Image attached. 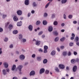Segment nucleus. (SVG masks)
Masks as SVG:
<instances>
[{
	"mask_svg": "<svg viewBox=\"0 0 79 79\" xmlns=\"http://www.w3.org/2000/svg\"><path fill=\"white\" fill-rule=\"evenodd\" d=\"M48 47L47 46L45 45L44 46V53H47V50H48Z\"/></svg>",
	"mask_w": 79,
	"mask_h": 79,
	"instance_id": "obj_1",
	"label": "nucleus"
},
{
	"mask_svg": "<svg viewBox=\"0 0 79 79\" xmlns=\"http://www.w3.org/2000/svg\"><path fill=\"white\" fill-rule=\"evenodd\" d=\"M17 15H22L23 12L21 10H19L17 11Z\"/></svg>",
	"mask_w": 79,
	"mask_h": 79,
	"instance_id": "obj_2",
	"label": "nucleus"
},
{
	"mask_svg": "<svg viewBox=\"0 0 79 79\" xmlns=\"http://www.w3.org/2000/svg\"><path fill=\"white\" fill-rule=\"evenodd\" d=\"M73 72H76L77 71V66L75 65L73 67Z\"/></svg>",
	"mask_w": 79,
	"mask_h": 79,
	"instance_id": "obj_3",
	"label": "nucleus"
},
{
	"mask_svg": "<svg viewBox=\"0 0 79 79\" xmlns=\"http://www.w3.org/2000/svg\"><path fill=\"white\" fill-rule=\"evenodd\" d=\"M59 67L60 69H64V65L63 64H60L59 65Z\"/></svg>",
	"mask_w": 79,
	"mask_h": 79,
	"instance_id": "obj_4",
	"label": "nucleus"
},
{
	"mask_svg": "<svg viewBox=\"0 0 79 79\" xmlns=\"http://www.w3.org/2000/svg\"><path fill=\"white\" fill-rule=\"evenodd\" d=\"M45 72V69L43 68H42L41 69L40 71V74H42V73H44Z\"/></svg>",
	"mask_w": 79,
	"mask_h": 79,
	"instance_id": "obj_5",
	"label": "nucleus"
},
{
	"mask_svg": "<svg viewBox=\"0 0 79 79\" xmlns=\"http://www.w3.org/2000/svg\"><path fill=\"white\" fill-rule=\"evenodd\" d=\"M23 66L22 65H19L18 67V69H19V71H21V69L23 68Z\"/></svg>",
	"mask_w": 79,
	"mask_h": 79,
	"instance_id": "obj_6",
	"label": "nucleus"
},
{
	"mask_svg": "<svg viewBox=\"0 0 79 79\" xmlns=\"http://www.w3.org/2000/svg\"><path fill=\"white\" fill-rule=\"evenodd\" d=\"M17 26H22V21H20L19 22H18L17 23Z\"/></svg>",
	"mask_w": 79,
	"mask_h": 79,
	"instance_id": "obj_7",
	"label": "nucleus"
},
{
	"mask_svg": "<svg viewBox=\"0 0 79 79\" xmlns=\"http://www.w3.org/2000/svg\"><path fill=\"white\" fill-rule=\"evenodd\" d=\"M28 29L29 31H32V29H33V27L31 25H29L28 27Z\"/></svg>",
	"mask_w": 79,
	"mask_h": 79,
	"instance_id": "obj_8",
	"label": "nucleus"
},
{
	"mask_svg": "<svg viewBox=\"0 0 79 79\" xmlns=\"http://www.w3.org/2000/svg\"><path fill=\"white\" fill-rule=\"evenodd\" d=\"M35 74V72L33 71L30 72V76H34V75Z\"/></svg>",
	"mask_w": 79,
	"mask_h": 79,
	"instance_id": "obj_9",
	"label": "nucleus"
},
{
	"mask_svg": "<svg viewBox=\"0 0 79 79\" xmlns=\"http://www.w3.org/2000/svg\"><path fill=\"white\" fill-rule=\"evenodd\" d=\"M4 65L6 68H7L8 67V64L6 62H4Z\"/></svg>",
	"mask_w": 79,
	"mask_h": 79,
	"instance_id": "obj_10",
	"label": "nucleus"
},
{
	"mask_svg": "<svg viewBox=\"0 0 79 79\" xmlns=\"http://www.w3.org/2000/svg\"><path fill=\"white\" fill-rule=\"evenodd\" d=\"M25 58V56L24 55H22L20 56V60H24Z\"/></svg>",
	"mask_w": 79,
	"mask_h": 79,
	"instance_id": "obj_11",
	"label": "nucleus"
},
{
	"mask_svg": "<svg viewBox=\"0 0 79 79\" xmlns=\"http://www.w3.org/2000/svg\"><path fill=\"white\" fill-rule=\"evenodd\" d=\"M71 62L72 64H74V63H75L76 62V60L75 59H72L71 60Z\"/></svg>",
	"mask_w": 79,
	"mask_h": 79,
	"instance_id": "obj_12",
	"label": "nucleus"
},
{
	"mask_svg": "<svg viewBox=\"0 0 79 79\" xmlns=\"http://www.w3.org/2000/svg\"><path fill=\"white\" fill-rule=\"evenodd\" d=\"M72 37H71L70 38L71 40H73L74 39V37H75V35L74 34V33H72Z\"/></svg>",
	"mask_w": 79,
	"mask_h": 79,
	"instance_id": "obj_13",
	"label": "nucleus"
},
{
	"mask_svg": "<svg viewBox=\"0 0 79 79\" xmlns=\"http://www.w3.org/2000/svg\"><path fill=\"white\" fill-rule=\"evenodd\" d=\"M56 53V52L55 51H52L51 53V55H52V56H54V55H55Z\"/></svg>",
	"mask_w": 79,
	"mask_h": 79,
	"instance_id": "obj_14",
	"label": "nucleus"
},
{
	"mask_svg": "<svg viewBox=\"0 0 79 79\" xmlns=\"http://www.w3.org/2000/svg\"><path fill=\"white\" fill-rule=\"evenodd\" d=\"M29 4V0H25V5H28Z\"/></svg>",
	"mask_w": 79,
	"mask_h": 79,
	"instance_id": "obj_15",
	"label": "nucleus"
},
{
	"mask_svg": "<svg viewBox=\"0 0 79 79\" xmlns=\"http://www.w3.org/2000/svg\"><path fill=\"white\" fill-rule=\"evenodd\" d=\"M48 31L50 32H52V31H53V27H49Z\"/></svg>",
	"mask_w": 79,
	"mask_h": 79,
	"instance_id": "obj_16",
	"label": "nucleus"
},
{
	"mask_svg": "<svg viewBox=\"0 0 79 79\" xmlns=\"http://www.w3.org/2000/svg\"><path fill=\"white\" fill-rule=\"evenodd\" d=\"M40 41L38 40L36 42L35 44L37 45H40Z\"/></svg>",
	"mask_w": 79,
	"mask_h": 79,
	"instance_id": "obj_17",
	"label": "nucleus"
},
{
	"mask_svg": "<svg viewBox=\"0 0 79 79\" xmlns=\"http://www.w3.org/2000/svg\"><path fill=\"white\" fill-rule=\"evenodd\" d=\"M13 19L15 21H17L18 20V19L17 17L15 16L13 18Z\"/></svg>",
	"mask_w": 79,
	"mask_h": 79,
	"instance_id": "obj_18",
	"label": "nucleus"
},
{
	"mask_svg": "<svg viewBox=\"0 0 79 79\" xmlns=\"http://www.w3.org/2000/svg\"><path fill=\"white\" fill-rule=\"evenodd\" d=\"M13 34H17V33H18V31L17 30H14L13 32Z\"/></svg>",
	"mask_w": 79,
	"mask_h": 79,
	"instance_id": "obj_19",
	"label": "nucleus"
},
{
	"mask_svg": "<svg viewBox=\"0 0 79 79\" xmlns=\"http://www.w3.org/2000/svg\"><path fill=\"white\" fill-rule=\"evenodd\" d=\"M36 59L38 61H40V60H42V58L41 57L38 56L36 58Z\"/></svg>",
	"mask_w": 79,
	"mask_h": 79,
	"instance_id": "obj_20",
	"label": "nucleus"
},
{
	"mask_svg": "<svg viewBox=\"0 0 79 79\" xmlns=\"http://www.w3.org/2000/svg\"><path fill=\"white\" fill-rule=\"evenodd\" d=\"M43 24L44 25H46L47 24V22L46 20H44L43 22Z\"/></svg>",
	"mask_w": 79,
	"mask_h": 79,
	"instance_id": "obj_21",
	"label": "nucleus"
},
{
	"mask_svg": "<svg viewBox=\"0 0 79 79\" xmlns=\"http://www.w3.org/2000/svg\"><path fill=\"white\" fill-rule=\"evenodd\" d=\"M2 73L4 75H6V70L5 69H3L2 71Z\"/></svg>",
	"mask_w": 79,
	"mask_h": 79,
	"instance_id": "obj_22",
	"label": "nucleus"
},
{
	"mask_svg": "<svg viewBox=\"0 0 79 79\" xmlns=\"http://www.w3.org/2000/svg\"><path fill=\"white\" fill-rule=\"evenodd\" d=\"M15 69H16V65L15 64H14L12 66V71H14V70H15Z\"/></svg>",
	"mask_w": 79,
	"mask_h": 79,
	"instance_id": "obj_23",
	"label": "nucleus"
},
{
	"mask_svg": "<svg viewBox=\"0 0 79 79\" xmlns=\"http://www.w3.org/2000/svg\"><path fill=\"white\" fill-rule=\"evenodd\" d=\"M13 26L11 24H10L8 27V28L9 29H11L13 28Z\"/></svg>",
	"mask_w": 79,
	"mask_h": 79,
	"instance_id": "obj_24",
	"label": "nucleus"
},
{
	"mask_svg": "<svg viewBox=\"0 0 79 79\" xmlns=\"http://www.w3.org/2000/svg\"><path fill=\"white\" fill-rule=\"evenodd\" d=\"M64 40H65V38H64V37H63L60 39V40L61 42H64Z\"/></svg>",
	"mask_w": 79,
	"mask_h": 79,
	"instance_id": "obj_25",
	"label": "nucleus"
},
{
	"mask_svg": "<svg viewBox=\"0 0 79 79\" xmlns=\"http://www.w3.org/2000/svg\"><path fill=\"white\" fill-rule=\"evenodd\" d=\"M40 21H37L36 23V25H40Z\"/></svg>",
	"mask_w": 79,
	"mask_h": 79,
	"instance_id": "obj_26",
	"label": "nucleus"
},
{
	"mask_svg": "<svg viewBox=\"0 0 79 79\" xmlns=\"http://www.w3.org/2000/svg\"><path fill=\"white\" fill-rule=\"evenodd\" d=\"M75 40L76 42H78L79 40V37H76L75 39Z\"/></svg>",
	"mask_w": 79,
	"mask_h": 79,
	"instance_id": "obj_27",
	"label": "nucleus"
},
{
	"mask_svg": "<svg viewBox=\"0 0 79 79\" xmlns=\"http://www.w3.org/2000/svg\"><path fill=\"white\" fill-rule=\"evenodd\" d=\"M19 39H23V35L20 34L19 36Z\"/></svg>",
	"mask_w": 79,
	"mask_h": 79,
	"instance_id": "obj_28",
	"label": "nucleus"
},
{
	"mask_svg": "<svg viewBox=\"0 0 79 79\" xmlns=\"http://www.w3.org/2000/svg\"><path fill=\"white\" fill-rule=\"evenodd\" d=\"M47 60L46 59H44L43 60V63L44 64H45V63H47Z\"/></svg>",
	"mask_w": 79,
	"mask_h": 79,
	"instance_id": "obj_29",
	"label": "nucleus"
},
{
	"mask_svg": "<svg viewBox=\"0 0 79 79\" xmlns=\"http://www.w3.org/2000/svg\"><path fill=\"white\" fill-rule=\"evenodd\" d=\"M66 2H67V0H62V3H65Z\"/></svg>",
	"mask_w": 79,
	"mask_h": 79,
	"instance_id": "obj_30",
	"label": "nucleus"
},
{
	"mask_svg": "<svg viewBox=\"0 0 79 79\" xmlns=\"http://www.w3.org/2000/svg\"><path fill=\"white\" fill-rule=\"evenodd\" d=\"M58 40H59V37H57L55 39V42H57L58 41Z\"/></svg>",
	"mask_w": 79,
	"mask_h": 79,
	"instance_id": "obj_31",
	"label": "nucleus"
},
{
	"mask_svg": "<svg viewBox=\"0 0 79 79\" xmlns=\"http://www.w3.org/2000/svg\"><path fill=\"white\" fill-rule=\"evenodd\" d=\"M53 24L55 26H56L58 24V22L56 21H55L54 22Z\"/></svg>",
	"mask_w": 79,
	"mask_h": 79,
	"instance_id": "obj_32",
	"label": "nucleus"
},
{
	"mask_svg": "<svg viewBox=\"0 0 79 79\" xmlns=\"http://www.w3.org/2000/svg\"><path fill=\"white\" fill-rule=\"evenodd\" d=\"M68 55L69 56H71V52L70 51H69L68 53Z\"/></svg>",
	"mask_w": 79,
	"mask_h": 79,
	"instance_id": "obj_33",
	"label": "nucleus"
},
{
	"mask_svg": "<svg viewBox=\"0 0 79 79\" xmlns=\"http://www.w3.org/2000/svg\"><path fill=\"white\" fill-rule=\"evenodd\" d=\"M54 35H57L58 33L57 32V31H54Z\"/></svg>",
	"mask_w": 79,
	"mask_h": 79,
	"instance_id": "obj_34",
	"label": "nucleus"
},
{
	"mask_svg": "<svg viewBox=\"0 0 79 79\" xmlns=\"http://www.w3.org/2000/svg\"><path fill=\"white\" fill-rule=\"evenodd\" d=\"M67 54V52H63V55L64 56H66Z\"/></svg>",
	"mask_w": 79,
	"mask_h": 79,
	"instance_id": "obj_35",
	"label": "nucleus"
},
{
	"mask_svg": "<svg viewBox=\"0 0 79 79\" xmlns=\"http://www.w3.org/2000/svg\"><path fill=\"white\" fill-rule=\"evenodd\" d=\"M4 40L5 42H7L8 40V38L6 37L4 39Z\"/></svg>",
	"mask_w": 79,
	"mask_h": 79,
	"instance_id": "obj_36",
	"label": "nucleus"
},
{
	"mask_svg": "<svg viewBox=\"0 0 79 79\" xmlns=\"http://www.w3.org/2000/svg\"><path fill=\"white\" fill-rule=\"evenodd\" d=\"M50 2H49L45 6V8H47L48 7V6L50 4Z\"/></svg>",
	"mask_w": 79,
	"mask_h": 79,
	"instance_id": "obj_37",
	"label": "nucleus"
},
{
	"mask_svg": "<svg viewBox=\"0 0 79 79\" xmlns=\"http://www.w3.org/2000/svg\"><path fill=\"white\" fill-rule=\"evenodd\" d=\"M33 6H37V4H36V3H35V2H33Z\"/></svg>",
	"mask_w": 79,
	"mask_h": 79,
	"instance_id": "obj_38",
	"label": "nucleus"
},
{
	"mask_svg": "<svg viewBox=\"0 0 79 79\" xmlns=\"http://www.w3.org/2000/svg\"><path fill=\"white\" fill-rule=\"evenodd\" d=\"M55 70L56 71V72H59V69L57 67L56 68Z\"/></svg>",
	"mask_w": 79,
	"mask_h": 79,
	"instance_id": "obj_39",
	"label": "nucleus"
},
{
	"mask_svg": "<svg viewBox=\"0 0 79 79\" xmlns=\"http://www.w3.org/2000/svg\"><path fill=\"white\" fill-rule=\"evenodd\" d=\"M42 34H43V31H41L39 33L38 35H40Z\"/></svg>",
	"mask_w": 79,
	"mask_h": 79,
	"instance_id": "obj_40",
	"label": "nucleus"
},
{
	"mask_svg": "<svg viewBox=\"0 0 79 79\" xmlns=\"http://www.w3.org/2000/svg\"><path fill=\"white\" fill-rule=\"evenodd\" d=\"M73 18V15H69V18L70 19H71Z\"/></svg>",
	"mask_w": 79,
	"mask_h": 79,
	"instance_id": "obj_41",
	"label": "nucleus"
},
{
	"mask_svg": "<svg viewBox=\"0 0 79 79\" xmlns=\"http://www.w3.org/2000/svg\"><path fill=\"white\" fill-rule=\"evenodd\" d=\"M45 73L46 74H48V73H49V71L48 70H46L45 71Z\"/></svg>",
	"mask_w": 79,
	"mask_h": 79,
	"instance_id": "obj_42",
	"label": "nucleus"
},
{
	"mask_svg": "<svg viewBox=\"0 0 79 79\" xmlns=\"http://www.w3.org/2000/svg\"><path fill=\"white\" fill-rule=\"evenodd\" d=\"M69 45L70 47H72V46H73V43H70L69 44Z\"/></svg>",
	"mask_w": 79,
	"mask_h": 79,
	"instance_id": "obj_43",
	"label": "nucleus"
},
{
	"mask_svg": "<svg viewBox=\"0 0 79 79\" xmlns=\"http://www.w3.org/2000/svg\"><path fill=\"white\" fill-rule=\"evenodd\" d=\"M73 54L74 55H77V52H76V51H74L73 52Z\"/></svg>",
	"mask_w": 79,
	"mask_h": 79,
	"instance_id": "obj_44",
	"label": "nucleus"
},
{
	"mask_svg": "<svg viewBox=\"0 0 79 79\" xmlns=\"http://www.w3.org/2000/svg\"><path fill=\"white\" fill-rule=\"evenodd\" d=\"M39 52H43V50L42 49H39L38 50Z\"/></svg>",
	"mask_w": 79,
	"mask_h": 79,
	"instance_id": "obj_45",
	"label": "nucleus"
},
{
	"mask_svg": "<svg viewBox=\"0 0 79 79\" xmlns=\"http://www.w3.org/2000/svg\"><path fill=\"white\" fill-rule=\"evenodd\" d=\"M32 58H34L35 57V54H33L32 55Z\"/></svg>",
	"mask_w": 79,
	"mask_h": 79,
	"instance_id": "obj_46",
	"label": "nucleus"
},
{
	"mask_svg": "<svg viewBox=\"0 0 79 79\" xmlns=\"http://www.w3.org/2000/svg\"><path fill=\"white\" fill-rule=\"evenodd\" d=\"M6 15H3L2 18H3V19H5V18H6Z\"/></svg>",
	"mask_w": 79,
	"mask_h": 79,
	"instance_id": "obj_47",
	"label": "nucleus"
},
{
	"mask_svg": "<svg viewBox=\"0 0 79 79\" xmlns=\"http://www.w3.org/2000/svg\"><path fill=\"white\" fill-rule=\"evenodd\" d=\"M22 40L23 42H26V40L25 39H23Z\"/></svg>",
	"mask_w": 79,
	"mask_h": 79,
	"instance_id": "obj_48",
	"label": "nucleus"
},
{
	"mask_svg": "<svg viewBox=\"0 0 79 79\" xmlns=\"http://www.w3.org/2000/svg\"><path fill=\"white\" fill-rule=\"evenodd\" d=\"M47 15H48V14L47 13H45L44 14V17H47Z\"/></svg>",
	"mask_w": 79,
	"mask_h": 79,
	"instance_id": "obj_49",
	"label": "nucleus"
},
{
	"mask_svg": "<svg viewBox=\"0 0 79 79\" xmlns=\"http://www.w3.org/2000/svg\"><path fill=\"white\" fill-rule=\"evenodd\" d=\"M55 14H52V18H55Z\"/></svg>",
	"mask_w": 79,
	"mask_h": 79,
	"instance_id": "obj_50",
	"label": "nucleus"
},
{
	"mask_svg": "<svg viewBox=\"0 0 79 79\" xmlns=\"http://www.w3.org/2000/svg\"><path fill=\"white\" fill-rule=\"evenodd\" d=\"M57 50L58 52H60V49L59 48L57 47Z\"/></svg>",
	"mask_w": 79,
	"mask_h": 79,
	"instance_id": "obj_51",
	"label": "nucleus"
},
{
	"mask_svg": "<svg viewBox=\"0 0 79 79\" xmlns=\"http://www.w3.org/2000/svg\"><path fill=\"white\" fill-rule=\"evenodd\" d=\"M13 44H11L10 46V48H13Z\"/></svg>",
	"mask_w": 79,
	"mask_h": 79,
	"instance_id": "obj_52",
	"label": "nucleus"
},
{
	"mask_svg": "<svg viewBox=\"0 0 79 79\" xmlns=\"http://www.w3.org/2000/svg\"><path fill=\"white\" fill-rule=\"evenodd\" d=\"M3 29H2L1 27H0V32H2V31H3Z\"/></svg>",
	"mask_w": 79,
	"mask_h": 79,
	"instance_id": "obj_53",
	"label": "nucleus"
},
{
	"mask_svg": "<svg viewBox=\"0 0 79 79\" xmlns=\"http://www.w3.org/2000/svg\"><path fill=\"white\" fill-rule=\"evenodd\" d=\"M60 49H63V48H64V47L63 46H62L60 47Z\"/></svg>",
	"mask_w": 79,
	"mask_h": 79,
	"instance_id": "obj_54",
	"label": "nucleus"
},
{
	"mask_svg": "<svg viewBox=\"0 0 79 79\" xmlns=\"http://www.w3.org/2000/svg\"><path fill=\"white\" fill-rule=\"evenodd\" d=\"M73 24H76L77 23V21H74L73 22Z\"/></svg>",
	"mask_w": 79,
	"mask_h": 79,
	"instance_id": "obj_55",
	"label": "nucleus"
},
{
	"mask_svg": "<svg viewBox=\"0 0 79 79\" xmlns=\"http://www.w3.org/2000/svg\"><path fill=\"white\" fill-rule=\"evenodd\" d=\"M35 13V11L34 10H32L31 11V13H32V14H34Z\"/></svg>",
	"mask_w": 79,
	"mask_h": 79,
	"instance_id": "obj_56",
	"label": "nucleus"
},
{
	"mask_svg": "<svg viewBox=\"0 0 79 79\" xmlns=\"http://www.w3.org/2000/svg\"><path fill=\"white\" fill-rule=\"evenodd\" d=\"M79 59H77L76 60V62H79Z\"/></svg>",
	"mask_w": 79,
	"mask_h": 79,
	"instance_id": "obj_57",
	"label": "nucleus"
},
{
	"mask_svg": "<svg viewBox=\"0 0 79 79\" xmlns=\"http://www.w3.org/2000/svg\"><path fill=\"white\" fill-rule=\"evenodd\" d=\"M66 15H65V14H64V19H66Z\"/></svg>",
	"mask_w": 79,
	"mask_h": 79,
	"instance_id": "obj_58",
	"label": "nucleus"
},
{
	"mask_svg": "<svg viewBox=\"0 0 79 79\" xmlns=\"http://www.w3.org/2000/svg\"><path fill=\"white\" fill-rule=\"evenodd\" d=\"M31 13H28V17H29V16H31Z\"/></svg>",
	"mask_w": 79,
	"mask_h": 79,
	"instance_id": "obj_59",
	"label": "nucleus"
},
{
	"mask_svg": "<svg viewBox=\"0 0 79 79\" xmlns=\"http://www.w3.org/2000/svg\"><path fill=\"white\" fill-rule=\"evenodd\" d=\"M61 26H62V27H63V26H64V23H62L61 24Z\"/></svg>",
	"mask_w": 79,
	"mask_h": 79,
	"instance_id": "obj_60",
	"label": "nucleus"
},
{
	"mask_svg": "<svg viewBox=\"0 0 79 79\" xmlns=\"http://www.w3.org/2000/svg\"><path fill=\"white\" fill-rule=\"evenodd\" d=\"M61 32H64V29H62L61 30Z\"/></svg>",
	"mask_w": 79,
	"mask_h": 79,
	"instance_id": "obj_61",
	"label": "nucleus"
},
{
	"mask_svg": "<svg viewBox=\"0 0 79 79\" xmlns=\"http://www.w3.org/2000/svg\"><path fill=\"white\" fill-rule=\"evenodd\" d=\"M77 45L78 46H79V42H77L76 43Z\"/></svg>",
	"mask_w": 79,
	"mask_h": 79,
	"instance_id": "obj_62",
	"label": "nucleus"
},
{
	"mask_svg": "<svg viewBox=\"0 0 79 79\" xmlns=\"http://www.w3.org/2000/svg\"><path fill=\"white\" fill-rule=\"evenodd\" d=\"M7 72H8V73H9V71L10 70H9V69H6Z\"/></svg>",
	"mask_w": 79,
	"mask_h": 79,
	"instance_id": "obj_63",
	"label": "nucleus"
},
{
	"mask_svg": "<svg viewBox=\"0 0 79 79\" xmlns=\"http://www.w3.org/2000/svg\"><path fill=\"white\" fill-rule=\"evenodd\" d=\"M13 79H18V78L16 77H14L13 78Z\"/></svg>",
	"mask_w": 79,
	"mask_h": 79,
	"instance_id": "obj_64",
	"label": "nucleus"
}]
</instances>
